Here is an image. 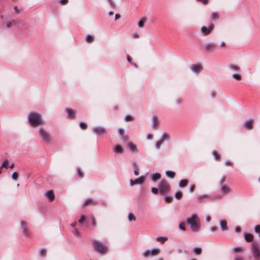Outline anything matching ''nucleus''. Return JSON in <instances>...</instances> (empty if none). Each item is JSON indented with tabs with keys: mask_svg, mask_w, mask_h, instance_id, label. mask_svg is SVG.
Segmentation results:
<instances>
[{
	"mask_svg": "<svg viewBox=\"0 0 260 260\" xmlns=\"http://www.w3.org/2000/svg\"><path fill=\"white\" fill-rule=\"evenodd\" d=\"M187 223L190 225L192 231L197 232L201 226L200 218L196 214H192L186 218Z\"/></svg>",
	"mask_w": 260,
	"mask_h": 260,
	"instance_id": "1",
	"label": "nucleus"
},
{
	"mask_svg": "<svg viewBox=\"0 0 260 260\" xmlns=\"http://www.w3.org/2000/svg\"><path fill=\"white\" fill-rule=\"evenodd\" d=\"M229 72L231 74L233 79L237 81H240L242 79V75L240 73V67L235 63H230L228 67Z\"/></svg>",
	"mask_w": 260,
	"mask_h": 260,
	"instance_id": "2",
	"label": "nucleus"
},
{
	"mask_svg": "<svg viewBox=\"0 0 260 260\" xmlns=\"http://www.w3.org/2000/svg\"><path fill=\"white\" fill-rule=\"evenodd\" d=\"M28 121L30 125L36 126L42 123L41 115L36 112H31L28 115Z\"/></svg>",
	"mask_w": 260,
	"mask_h": 260,
	"instance_id": "3",
	"label": "nucleus"
},
{
	"mask_svg": "<svg viewBox=\"0 0 260 260\" xmlns=\"http://www.w3.org/2000/svg\"><path fill=\"white\" fill-rule=\"evenodd\" d=\"M93 247L95 249L100 253H105L107 252L108 247L104 243L95 240L93 241Z\"/></svg>",
	"mask_w": 260,
	"mask_h": 260,
	"instance_id": "4",
	"label": "nucleus"
},
{
	"mask_svg": "<svg viewBox=\"0 0 260 260\" xmlns=\"http://www.w3.org/2000/svg\"><path fill=\"white\" fill-rule=\"evenodd\" d=\"M159 192L161 194L168 193L170 189L169 183L166 180H162L158 184Z\"/></svg>",
	"mask_w": 260,
	"mask_h": 260,
	"instance_id": "5",
	"label": "nucleus"
},
{
	"mask_svg": "<svg viewBox=\"0 0 260 260\" xmlns=\"http://www.w3.org/2000/svg\"><path fill=\"white\" fill-rule=\"evenodd\" d=\"M38 133L40 137L45 143L48 144L50 142L51 139L48 132L43 127H40L38 130Z\"/></svg>",
	"mask_w": 260,
	"mask_h": 260,
	"instance_id": "6",
	"label": "nucleus"
},
{
	"mask_svg": "<svg viewBox=\"0 0 260 260\" xmlns=\"http://www.w3.org/2000/svg\"><path fill=\"white\" fill-rule=\"evenodd\" d=\"M160 252V249L159 248H154L151 250L147 249L143 253V255L145 257L149 256H153L158 255Z\"/></svg>",
	"mask_w": 260,
	"mask_h": 260,
	"instance_id": "7",
	"label": "nucleus"
},
{
	"mask_svg": "<svg viewBox=\"0 0 260 260\" xmlns=\"http://www.w3.org/2000/svg\"><path fill=\"white\" fill-rule=\"evenodd\" d=\"M252 253L253 256L256 258L260 257V247L256 244H253L251 246Z\"/></svg>",
	"mask_w": 260,
	"mask_h": 260,
	"instance_id": "8",
	"label": "nucleus"
},
{
	"mask_svg": "<svg viewBox=\"0 0 260 260\" xmlns=\"http://www.w3.org/2000/svg\"><path fill=\"white\" fill-rule=\"evenodd\" d=\"M214 25L213 24L209 25L208 27L203 26L201 27V30L204 36L208 35L213 30Z\"/></svg>",
	"mask_w": 260,
	"mask_h": 260,
	"instance_id": "9",
	"label": "nucleus"
},
{
	"mask_svg": "<svg viewBox=\"0 0 260 260\" xmlns=\"http://www.w3.org/2000/svg\"><path fill=\"white\" fill-rule=\"evenodd\" d=\"M145 179V177L144 176H141L139 178L135 180L131 179L130 180V185L131 186H132L136 184H143L144 182Z\"/></svg>",
	"mask_w": 260,
	"mask_h": 260,
	"instance_id": "10",
	"label": "nucleus"
},
{
	"mask_svg": "<svg viewBox=\"0 0 260 260\" xmlns=\"http://www.w3.org/2000/svg\"><path fill=\"white\" fill-rule=\"evenodd\" d=\"M215 44L213 43H208L205 45L204 50L206 52L213 51L215 49Z\"/></svg>",
	"mask_w": 260,
	"mask_h": 260,
	"instance_id": "11",
	"label": "nucleus"
},
{
	"mask_svg": "<svg viewBox=\"0 0 260 260\" xmlns=\"http://www.w3.org/2000/svg\"><path fill=\"white\" fill-rule=\"evenodd\" d=\"M44 194L45 197L47 198L49 201L52 202L54 201L55 199V196L52 190L47 191Z\"/></svg>",
	"mask_w": 260,
	"mask_h": 260,
	"instance_id": "12",
	"label": "nucleus"
},
{
	"mask_svg": "<svg viewBox=\"0 0 260 260\" xmlns=\"http://www.w3.org/2000/svg\"><path fill=\"white\" fill-rule=\"evenodd\" d=\"M21 226H22V229L23 234L25 236H27V237L29 236V233L28 232V229H27L26 223L25 221H21Z\"/></svg>",
	"mask_w": 260,
	"mask_h": 260,
	"instance_id": "13",
	"label": "nucleus"
},
{
	"mask_svg": "<svg viewBox=\"0 0 260 260\" xmlns=\"http://www.w3.org/2000/svg\"><path fill=\"white\" fill-rule=\"evenodd\" d=\"M219 225L222 231H228L229 228L227 225V222L225 220L221 219L219 221Z\"/></svg>",
	"mask_w": 260,
	"mask_h": 260,
	"instance_id": "14",
	"label": "nucleus"
},
{
	"mask_svg": "<svg viewBox=\"0 0 260 260\" xmlns=\"http://www.w3.org/2000/svg\"><path fill=\"white\" fill-rule=\"evenodd\" d=\"M93 131L96 134H103L105 133V128L103 126H96L93 128Z\"/></svg>",
	"mask_w": 260,
	"mask_h": 260,
	"instance_id": "15",
	"label": "nucleus"
},
{
	"mask_svg": "<svg viewBox=\"0 0 260 260\" xmlns=\"http://www.w3.org/2000/svg\"><path fill=\"white\" fill-rule=\"evenodd\" d=\"M221 191L224 194H226L231 192L232 190L229 186L222 184L221 186Z\"/></svg>",
	"mask_w": 260,
	"mask_h": 260,
	"instance_id": "16",
	"label": "nucleus"
},
{
	"mask_svg": "<svg viewBox=\"0 0 260 260\" xmlns=\"http://www.w3.org/2000/svg\"><path fill=\"white\" fill-rule=\"evenodd\" d=\"M253 121V120L252 119H250L246 120L244 123V127L248 129H252L253 127V125H252Z\"/></svg>",
	"mask_w": 260,
	"mask_h": 260,
	"instance_id": "17",
	"label": "nucleus"
},
{
	"mask_svg": "<svg viewBox=\"0 0 260 260\" xmlns=\"http://www.w3.org/2000/svg\"><path fill=\"white\" fill-rule=\"evenodd\" d=\"M147 20V18L146 17H142L138 23V27L140 28H142L144 26Z\"/></svg>",
	"mask_w": 260,
	"mask_h": 260,
	"instance_id": "18",
	"label": "nucleus"
},
{
	"mask_svg": "<svg viewBox=\"0 0 260 260\" xmlns=\"http://www.w3.org/2000/svg\"><path fill=\"white\" fill-rule=\"evenodd\" d=\"M113 151L117 153H122L123 152L122 147L119 145H116L113 147Z\"/></svg>",
	"mask_w": 260,
	"mask_h": 260,
	"instance_id": "19",
	"label": "nucleus"
},
{
	"mask_svg": "<svg viewBox=\"0 0 260 260\" xmlns=\"http://www.w3.org/2000/svg\"><path fill=\"white\" fill-rule=\"evenodd\" d=\"M161 175L158 173H153L151 176V180L153 182H156L158 180L160 179Z\"/></svg>",
	"mask_w": 260,
	"mask_h": 260,
	"instance_id": "20",
	"label": "nucleus"
},
{
	"mask_svg": "<svg viewBox=\"0 0 260 260\" xmlns=\"http://www.w3.org/2000/svg\"><path fill=\"white\" fill-rule=\"evenodd\" d=\"M158 125V120L156 116H153L152 117V125L153 127H156Z\"/></svg>",
	"mask_w": 260,
	"mask_h": 260,
	"instance_id": "21",
	"label": "nucleus"
},
{
	"mask_svg": "<svg viewBox=\"0 0 260 260\" xmlns=\"http://www.w3.org/2000/svg\"><path fill=\"white\" fill-rule=\"evenodd\" d=\"M67 112L68 113V116L71 118H74L76 115V112L74 110L71 109H67Z\"/></svg>",
	"mask_w": 260,
	"mask_h": 260,
	"instance_id": "22",
	"label": "nucleus"
},
{
	"mask_svg": "<svg viewBox=\"0 0 260 260\" xmlns=\"http://www.w3.org/2000/svg\"><path fill=\"white\" fill-rule=\"evenodd\" d=\"M191 68L192 72L198 73L201 71V67L197 64L192 66Z\"/></svg>",
	"mask_w": 260,
	"mask_h": 260,
	"instance_id": "23",
	"label": "nucleus"
},
{
	"mask_svg": "<svg viewBox=\"0 0 260 260\" xmlns=\"http://www.w3.org/2000/svg\"><path fill=\"white\" fill-rule=\"evenodd\" d=\"M168 240L167 237H159L156 238V241L160 243H164Z\"/></svg>",
	"mask_w": 260,
	"mask_h": 260,
	"instance_id": "24",
	"label": "nucleus"
},
{
	"mask_svg": "<svg viewBox=\"0 0 260 260\" xmlns=\"http://www.w3.org/2000/svg\"><path fill=\"white\" fill-rule=\"evenodd\" d=\"M170 139L169 135L166 133L162 134L160 140H161V142H164L165 141L168 140Z\"/></svg>",
	"mask_w": 260,
	"mask_h": 260,
	"instance_id": "25",
	"label": "nucleus"
},
{
	"mask_svg": "<svg viewBox=\"0 0 260 260\" xmlns=\"http://www.w3.org/2000/svg\"><path fill=\"white\" fill-rule=\"evenodd\" d=\"M253 237L251 234H247L245 235V240L247 242H251L253 240Z\"/></svg>",
	"mask_w": 260,
	"mask_h": 260,
	"instance_id": "26",
	"label": "nucleus"
},
{
	"mask_svg": "<svg viewBox=\"0 0 260 260\" xmlns=\"http://www.w3.org/2000/svg\"><path fill=\"white\" fill-rule=\"evenodd\" d=\"M188 184V181L186 179L181 180L179 182V186L181 187H184L186 186Z\"/></svg>",
	"mask_w": 260,
	"mask_h": 260,
	"instance_id": "27",
	"label": "nucleus"
},
{
	"mask_svg": "<svg viewBox=\"0 0 260 260\" xmlns=\"http://www.w3.org/2000/svg\"><path fill=\"white\" fill-rule=\"evenodd\" d=\"M85 40L87 43H91L94 40V37L92 35H87L86 37Z\"/></svg>",
	"mask_w": 260,
	"mask_h": 260,
	"instance_id": "28",
	"label": "nucleus"
},
{
	"mask_svg": "<svg viewBox=\"0 0 260 260\" xmlns=\"http://www.w3.org/2000/svg\"><path fill=\"white\" fill-rule=\"evenodd\" d=\"M233 252L234 253L242 252L244 251V248L242 247H236L233 248Z\"/></svg>",
	"mask_w": 260,
	"mask_h": 260,
	"instance_id": "29",
	"label": "nucleus"
},
{
	"mask_svg": "<svg viewBox=\"0 0 260 260\" xmlns=\"http://www.w3.org/2000/svg\"><path fill=\"white\" fill-rule=\"evenodd\" d=\"M166 174L168 177L170 178H174L175 177V173L172 171H166Z\"/></svg>",
	"mask_w": 260,
	"mask_h": 260,
	"instance_id": "30",
	"label": "nucleus"
},
{
	"mask_svg": "<svg viewBox=\"0 0 260 260\" xmlns=\"http://www.w3.org/2000/svg\"><path fill=\"white\" fill-rule=\"evenodd\" d=\"M128 147L131 151L135 152L137 150V147L134 144L130 143L128 145Z\"/></svg>",
	"mask_w": 260,
	"mask_h": 260,
	"instance_id": "31",
	"label": "nucleus"
},
{
	"mask_svg": "<svg viewBox=\"0 0 260 260\" xmlns=\"http://www.w3.org/2000/svg\"><path fill=\"white\" fill-rule=\"evenodd\" d=\"M8 166H9V160H8V159H6L3 161V162L1 165V167L3 168H5L7 169L8 168Z\"/></svg>",
	"mask_w": 260,
	"mask_h": 260,
	"instance_id": "32",
	"label": "nucleus"
},
{
	"mask_svg": "<svg viewBox=\"0 0 260 260\" xmlns=\"http://www.w3.org/2000/svg\"><path fill=\"white\" fill-rule=\"evenodd\" d=\"M193 252L196 254H200L202 252V249L199 247H195L192 250Z\"/></svg>",
	"mask_w": 260,
	"mask_h": 260,
	"instance_id": "33",
	"label": "nucleus"
},
{
	"mask_svg": "<svg viewBox=\"0 0 260 260\" xmlns=\"http://www.w3.org/2000/svg\"><path fill=\"white\" fill-rule=\"evenodd\" d=\"M163 143H164V142H161V140L157 141L155 143V148L156 149H159L161 145H162V144Z\"/></svg>",
	"mask_w": 260,
	"mask_h": 260,
	"instance_id": "34",
	"label": "nucleus"
},
{
	"mask_svg": "<svg viewBox=\"0 0 260 260\" xmlns=\"http://www.w3.org/2000/svg\"><path fill=\"white\" fill-rule=\"evenodd\" d=\"M128 218L129 221H135L136 217L132 213H129L128 215Z\"/></svg>",
	"mask_w": 260,
	"mask_h": 260,
	"instance_id": "35",
	"label": "nucleus"
},
{
	"mask_svg": "<svg viewBox=\"0 0 260 260\" xmlns=\"http://www.w3.org/2000/svg\"><path fill=\"white\" fill-rule=\"evenodd\" d=\"M182 193L181 191H177L175 193V197L178 200L182 198Z\"/></svg>",
	"mask_w": 260,
	"mask_h": 260,
	"instance_id": "36",
	"label": "nucleus"
},
{
	"mask_svg": "<svg viewBox=\"0 0 260 260\" xmlns=\"http://www.w3.org/2000/svg\"><path fill=\"white\" fill-rule=\"evenodd\" d=\"M16 22L15 20H13L12 21H9L6 23V26L7 27H11L13 24Z\"/></svg>",
	"mask_w": 260,
	"mask_h": 260,
	"instance_id": "37",
	"label": "nucleus"
},
{
	"mask_svg": "<svg viewBox=\"0 0 260 260\" xmlns=\"http://www.w3.org/2000/svg\"><path fill=\"white\" fill-rule=\"evenodd\" d=\"M218 18H219V16L217 13L214 12L212 13V14L211 15V18L212 20H214L218 19Z\"/></svg>",
	"mask_w": 260,
	"mask_h": 260,
	"instance_id": "38",
	"label": "nucleus"
},
{
	"mask_svg": "<svg viewBox=\"0 0 260 260\" xmlns=\"http://www.w3.org/2000/svg\"><path fill=\"white\" fill-rule=\"evenodd\" d=\"M173 200V197L171 196H166L165 198V201L167 203H170Z\"/></svg>",
	"mask_w": 260,
	"mask_h": 260,
	"instance_id": "39",
	"label": "nucleus"
},
{
	"mask_svg": "<svg viewBox=\"0 0 260 260\" xmlns=\"http://www.w3.org/2000/svg\"><path fill=\"white\" fill-rule=\"evenodd\" d=\"M12 178L14 180H17L18 178V174L17 172H15L12 175Z\"/></svg>",
	"mask_w": 260,
	"mask_h": 260,
	"instance_id": "40",
	"label": "nucleus"
},
{
	"mask_svg": "<svg viewBox=\"0 0 260 260\" xmlns=\"http://www.w3.org/2000/svg\"><path fill=\"white\" fill-rule=\"evenodd\" d=\"M213 154L214 155V158L216 159H219L220 158V155L219 154L217 153V152L215 150L213 151Z\"/></svg>",
	"mask_w": 260,
	"mask_h": 260,
	"instance_id": "41",
	"label": "nucleus"
},
{
	"mask_svg": "<svg viewBox=\"0 0 260 260\" xmlns=\"http://www.w3.org/2000/svg\"><path fill=\"white\" fill-rule=\"evenodd\" d=\"M80 127L82 129H85L87 127V124L84 122H81L79 124Z\"/></svg>",
	"mask_w": 260,
	"mask_h": 260,
	"instance_id": "42",
	"label": "nucleus"
},
{
	"mask_svg": "<svg viewBox=\"0 0 260 260\" xmlns=\"http://www.w3.org/2000/svg\"><path fill=\"white\" fill-rule=\"evenodd\" d=\"M151 191L154 194H157L159 191V188H156L155 187H152L151 188Z\"/></svg>",
	"mask_w": 260,
	"mask_h": 260,
	"instance_id": "43",
	"label": "nucleus"
},
{
	"mask_svg": "<svg viewBox=\"0 0 260 260\" xmlns=\"http://www.w3.org/2000/svg\"><path fill=\"white\" fill-rule=\"evenodd\" d=\"M85 220V217L84 215H82L80 218L78 220V222L80 224L82 223Z\"/></svg>",
	"mask_w": 260,
	"mask_h": 260,
	"instance_id": "44",
	"label": "nucleus"
},
{
	"mask_svg": "<svg viewBox=\"0 0 260 260\" xmlns=\"http://www.w3.org/2000/svg\"><path fill=\"white\" fill-rule=\"evenodd\" d=\"M89 203H91V204H95L94 203V202L92 201L91 199H88V200H87L85 202L84 205H86L88 204Z\"/></svg>",
	"mask_w": 260,
	"mask_h": 260,
	"instance_id": "45",
	"label": "nucleus"
},
{
	"mask_svg": "<svg viewBox=\"0 0 260 260\" xmlns=\"http://www.w3.org/2000/svg\"><path fill=\"white\" fill-rule=\"evenodd\" d=\"M46 253L47 251L45 249H42L40 251V254L43 256H45L46 254Z\"/></svg>",
	"mask_w": 260,
	"mask_h": 260,
	"instance_id": "46",
	"label": "nucleus"
},
{
	"mask_svg": "<svg viewBox=\"0 0 260 260\" xmlns=\"http://www.w3.org/2000/svg\"><path fill=\"white\" fill-rule=\"evenodd\" d=\"M179 228L183 230V231H184L185 230V224L184 223L182 222V223H180L179 224Z\"/></svg>",
	"mask_w": 260,
	"mask_h": 260,
	"instance_id": "47",
	"label": "nucleus"
},
{
	"mask_svg": "<svg viewBox=\"0 0 260 260\" xmlns=\"http://www.w3.org/2000/svg\"><path fill=\"white\" fill-rule=\"evenodd\" d=\"M14 12L16 14H20V11L19 10V9L18 8L17 6H15L14 7Z\"/></svg>",
	"mask_w": 260,
	"mask_h": 260,
	"instance_id": "48",
	"label": "nucleus"
},
{
	"mask_svg": "<svg viewBox=\"0 0 260 260\" xmlns=\"http://www.w3.org/2000/svg\"><path fill=\"white\" fill-rule=\"evenodd\" d=\"M234 260H244V258L241 255H238L235 257Z\"/></svg>",
	"mask_w": 260,
	"mask_h": 260,
	"instance_id": "49",
	"label": "nucleus"
},
{
	"mask_svg": "<svg viewBox=\"0 0 260 260\" xmlns=\"http://www.w3.org/2000/svg\"><path fill=\"white\" fill-rule=\"evenodd\" d=\"M118 133L119 135H123L124 134V129L122 128H119L118 130Z\"/></svg>",
	"mask_w": 260,
	"mask_h": 260,
	"instance_id": "50",
	"label": "nucleus"
},
{
	"mask_svg": "<svg viewBox=\"0 0 260 260\" xmlns=\"http://www.w3.org/2000/svg\"><path fill=\"white\" fill-rule=\"evenodd\" d=\"M91 224L93 226H95L96 225L95 219L94 217H92V218Z\"/></svg>",
	"mask_w": 260,
	"mask_h": 260,
	"instance_id": "51",
	"label": "nucleus"
},
{
	"mask_svg": "<svg viewBox=\"0 0 260 260\" xmlns=\"http://www.w3.org/2000/svg\"><path fill=\"white\" fill-rule=\"evenodd\" d=\"M125 119L127 121H130L133 119V117L132 116L127 115L125 117Z\"/></svg>",
	"mask_w": 260,
	"mask_h": 260,
	"instance_id": "52",
	"label": "nucleus"
},
{
	"mask_svg": "<svg viewBox=\"0 0 260 260\" xmlns=\"http://www.w3.org/2000/svg\"><path fill=\"white\" fill-rule=\"evenodd\" d=\"M254 231L256 233L260 232V225H256L254 228Z\"/></svg>",
	"mask_w": 260,
	"mask_h": 260,
	"instance_id": "53",
	"label": "nucleus"
},
{
	"mask_svg": "<svg viewBox=\"0 0 260 260\" xmlns=\"http://www.w3.org/2000/svg\"><path fill=\"white\" fill-rule=\"evenodd\" d=\"M77 172H78V176H79L80 177H81V178L83 177V174H82V172H81V170H80V169H78Z\"/></svg>",
	"mask_w": 260,
	"mask_h": 260,
	"instance_id": "54",
	"label": "nucleus"
},
{
	"mask_svg": "<svg viewBox=\"0 0 260 260\" xmlns=\"http://www.w3.org/2000/svg\"><path fill=\"white\" fill-rule=\"evenodd\" d=\"M59 2L61 4L64 5L68 3V0H59Z\"/></svg>",
	"mask_w": 260,
	"mask_h": 260,
	"instance_id": "55",
	"label": "nucleus"
},
{
	"mask_svg": "<svg viewBox=\"0 0 260 260\" xmlns=\"http://www.w3.org/2000/svg\"><path fill=\"white\" fill-rule=\"evenodd\" d=\"M197 1L203 3L204 5L207 4L208 3V0H197Z\"/></svg>",
	"mask_w": 260,
	"mask_h": 260,
	"instance_id": "56",
	"label": "nucleus"
},
{
	"mask_svg": "<svg viewBox=\"0 0 260 260\" xmlns=\"http://www.w3.org/2000/svg\"><path fill=\"white\" fill-rule=\"evenodd\" d=\"M216 230H217V228L215 226H212L210 228V231L212 232H215V231H216Z\"/></svg>",
	"mask_w": 260,
	"mask_h": 260,
	"instance_id": "57",
	"label": "nucleus"
},
{
	"mask_svg": "<svg viewBox=\"0 0 260 260\" xmlns=\"http://www.w3.org/2000/svg\"><path fill=\"white\" fill-rule=\"evenodd\" d=\"M132 36H133V37L134 38H135V39H137V38H139V34H138L137 32H134V33L133 34V35H132Z\"/></svg>",
	"mask_w": 260,
	"mask_h": 260,
	"instance_id": "58",
	"label": "nucleus"
},
{
	"mask_svg": "<svg viewBox=\"0 0 260 260\" xmlns=\"http://www.w3.org/2000/svg\"><path fill=\"white\" fill-rule=\"evenodd\" d=\"M235 232L238 233V232H240L241 230V228L239 226H236L235 228Z\"/></svg>",
	"mask_w": 260,
	"mask_h": 260,
	"instance_id": "59",
	"label": "nucleus"
},
{
	"mask_svg": "<svg viewBox=\"0 0 260 260\" xmlns=\"http://www.w3.org/2000/svg\"><path fill=\"white\" fill-rule=\"evenodd\" d=\"M109 5L112 7H114V4L113 3V2H112V0H107Z\"/></svg>",
	"mask_w": 260,
	"mask_h": 260,
	"instance_id": "60",
	"label": "nucleus"
},
{
	"mask_svg": "<svg viewBox=\"0 0 260 260\" xmlns=\"http://www.w3.org/2000/svg\"><path fill=\"white\" fill-rule=\"evenodd\" d=\"M194 188H195V185H192L190 187V189H189V190L191 192H193L194 190Z\"/></svg>",
	"mask_w": 260,
	"mask_h": 260,
	"instance_id": "61",
	"label": "nucleus"
},
{
	"mask_svg": "<svg viewBox=\"0 0 260 260\" xmlns=\"http://www.w3.org/2000/svg\"><path fill=\"white\" fill-rule=\"evenodd\" d=\"M152 138H153V137H152V135H151L150 134H149L147 135V139L148 140H151V139H152Z\"/></svg>",
	"mask_w": 260,
	"mask_h": 260,
	"instance_id": "62",
	"label": "nucleus"
},
{
	"mask_svg": "<svg viewBox=\"0 0 260 260\" xmlns=\"http://www.w3.org/2000/svg\"><path fill=\"white\" fill-rule=\"evenodd\" d=\"M206 220L207 222H209L211 220V217L210 216H207L206 218Z\"/></svg>",
	"mask_w": 260,
	"mask_h": 260,
	"instance_id": "63",
	"label": "nucleus"
},
{
	"mask_svg": "<svg viewBox=\"0 0 260 260\" xmlns=\"http://www.w3.org/2000/svg\"><path fill=\"white\" fill-rule=\"evenodd\" d=\"M74 233H75V235H79L80 232H79V231L78 230L75 229V231H74Z\"/></svg>",
	"mask_w": 260,
	"mask_h": 260,
	"instance_id": "64",
	"label": "nucleus"
}]
</instances>
